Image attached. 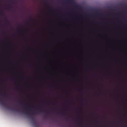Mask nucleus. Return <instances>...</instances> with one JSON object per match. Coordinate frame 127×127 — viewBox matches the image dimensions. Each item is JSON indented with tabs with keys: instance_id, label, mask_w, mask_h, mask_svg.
I'll use <instances>...</instances> for the list:
<instances>
[{
	"instance_id": "obj_1",
	"label": "nucleus",
	"mask_w": 127,
	"mask_h": 127,
	"mask_svg": "<svg viewBox=\"0 0 127 127\" xmlns=\"http://www.w3.org/2000/svg\"><path fill=\"white\" fill-rule=\"evenodd\" d=\"M35 113V112H34L33 113H30V114H29V113H28L25 112L24 113V114H25L27 116H29L30 117V118L32 119V121L33 122V123L34 124V125H36V123H35V120H34V118L33 117H31V116H32V115H34V114Z\"/></svg>"
},
{
	"instance_id": "obj_2",
	"label": "nucleus",
	"mask_w": 127,
	"mask_h": 127,
	"mask_svg": "<svg viewBox=\"0 0 127 127\" xmlns=\"http://www.w3.org/2000/svg\"><path fill=\"white\" fill-rule=\"evenodd\" d=\"M0 103L3 106L5 107L6 108H9L8 107H7L6 104L0 98Z\"/></svg>"
},
{
	"instance_id": "obj_3",
	"label": "nucleus",
	"mask_w": 127,
	"mask_h": 127,
	"mask_svg": "<svg viewBox=\"0 0 127 127\" xmlns=\"http://www.w3.org/2000/svg\"><path fill=\"white\" fill-rule=\"evenodd\" d=\"M0 95L6 99H7L8 98V97L7 96V94L6 93H4L3 94H0Z\"/></svg>"
},
{
	"instance_id": "obj_4",
	"label": "nucleus",
	"mask_w": 127,
	"mask_h": 127,
	"mask_svg": "<svg viewBox=\"0 0 127 127\" xmlns=\"http://www.w3.org/2000/svg\"><path fill=\"white\" fill-rule=\"evenodd\" d=\"M36 109L38 111H39L40 112H44V111L42 110V108L41 107L40 108H36Z\"/></svg>"
},
{
	"instance_id": "obj_5",
	"label": "nucleus",
	"mask_w": 127,
	"mask_h": 127,
	"mask_svg": "<svg viewBox=\"0 0 127 127\" xmlns=\"http://www.w3.org/2000/svg\"><path fill=\"white\" fill-rule=\"evenodd\" d=\"M5 19L8 22V24L9 25H10V22L7 19V18L5 16Z\"/></svg>"
},
{
	"instance_id": "obj_6",
	"label": "nucleus",
	"mask_w": 127,
	"mask_h": 127,
	"mask_svg": "<svg viewBox=\"0 0 127 127\" xmlns=\"http://www.w3.org/2000/svg\"><path fill=\"white\" fill-rule=\"evenodd\" d=\"M24 108H25L26 110H27L28 111L30 110L29 109V108L26 105L25 106V107H24Z\"/></svg>"
},
{
	"instance_id": "obj_7",
	"label": "nucleus",
	"mask_w": 127,
	"mask_h": 127,
	"mask_svg": "<svg viewBox=\"0 0 127 127\" xmlns=\"http://www.w3.org/2000/svg\"><path fill=\"white\" fill-rule=\"evenodd\" d=\"M2 15H5V13H4L3 12H2Z\"/></svg>"
},
{
	"instance_id": "obj_8",
	"label": "nucleus",
	"mask_w": 127,
	"mask_h": 127,
	"mask_svg": "<svg viewBox=\"0 0 127 127\" xmlns=\"http://www.w3.org/2000/svg\"><path fill=\"white\" fill-rule=\"evenodd\" d=\"M8 8L9 10H11V8L8 7Z\"/></svg>"
},
{
	"instance_id": "obj_9",
	"label": "nucleus",
	"mask_w": 127,
	"mask_h": 127,
	"mask_svg": "<svg viewBox=\"0 0 127 127\" xmlns=\"http://www.w3.org/2000/svg\"><path fill=\"white\" fill-rule=\"evenodd\" d=\"M48 114V113L47 112H45V115L46 116Z\"/></svg>"
},
{
	"instance_id": "obj_10",
	"label": "nucleus",
	"mask_w": 127,
	"mask_h": 127,
	"mask_svg": "<svg viewBox=\"0 0 127 127\" xmlns=\"http://www.w3.org/2000/svg\"><path fill=\"white\" fill-rule=\"evenodd\" d=\"M79 127H83V126L82 125L81 126H80Z\"/></svg>"
},
{
	"instance_id": "obj_11",
	"label": "nucleus",
	"mask_w": 127,
	"mask_h": 127,
	"mask_svg": "<svg viewBox=\"0 0 127 127\" xmlns=\"http://www.w3.org/2000/svg\"><path fill=\"white\" fill-rule=\"evenodd\" d=\"M29 20H30V21H31V20L32 19H31L30 18V19H29Z\"/></svg>"
},
{
	"instance_id": "obj_12",
	"label": "nucleus",
	"mask_w": 127,
	"mask_h": 127,
	"mask_svg": "<svg viewBox=\"0 0 127 127\" xmlns=\"http://www.w3.org/2000/svg\"><path fill=\"white\" fill-rule=\"evenodd\" d=\"M52 11H54V9H52Z\"/></svg>"
},
{
	"instance_id": "obj_13",
	"label": "nucleus",
	"mask_w": 127,
	"mask_h": 127,
	"mask_svg": "<svg viewBox=\"0 0 127 127\" xmlns=\"http://www.w3.org/2000/svg\"><path fill=\"white\" fill-rule=\"evenodd\" d=\"M62 115H63V113H62Z\"/></svg>"
},
{
	"instance_id": "obj_14",
	"label": "nucleus",
	"mask_w": 127,
	"mask_h": 127,
	"mask_svg": "<svg viewBox=\"0 0 127 127\" xmlns=\"http://www.w3.org/2000/svg\"><path fill=\"white\" fill-rule=\"evenodd\" d=\"M15 111H17V110L16 109V110H15Z\"/></svg>"
},
{
	"instance_id": "obj_15",
	"label": "nucleus",
	"mask_w": 127,
	"mask_h": 127,
	"mask_svg": "<svg viewBox=\"0 0 127 127\" xmlns=\"http://www.w3.org/2000/svg\"><path fill=\"white\" fill-rule=\"evenodd\" d=\"M59 114H60V113H59Z\"/></svg>"
},
{
	"instance_id": "obj_16",
	"label": "nucleus",
	"mask_w": 127,
	"mask_h": 127,
	"mask_svg": "<svg viewBox=\"0 0 127 127\" xmlns=\"http://www.w3.org/2000/svg\"><path fill=\"white\" fill-rule=\"evenodd\" d=\"M21 105H22V103H21Z\"/></svg>"
},
{
	"instance_id": "obj_17",
	"label": "nucleus",
	"mask_w": 127,
	"mask_h": 127,
	"mask_svg": "<svg viewBox=\"0 0 127 127\" xmlns=\"http://www.w3.org/2000/svg\"><path fill=\"white\" fill-rule=\"evenodd\" d=\"M10 6V5H9L8 6V7L9 6Z\"/></svg>"
},
{
	"instance_id": "obj_18",
	"label": "nucleus",
	"mask_w": 127,
	"mask_h": 127,
	"mask_svg": "<svg viewBox=\"0 0 127 127\" xmlns=\"http://www.w3.org/2000/svg\"><path fill=\"white\" fill-rule=\"evenodd\" d=\"M9 109H11L10 108H9Z\"/></svg>"
},
{
	"instance_id": "obj_19",
	"label": "nucleus",
	"mask_w": 127,
	"mask_h": 127,
	"mask_svg": "<svg viewBox=\"0 0 127 127\" xmlns=\"http://www.w3.org/2000/svg\"><path fill=\"white\" fill-rule=\"evenodd\" d=\"M12 2H13V1H12Z\"/></svg>"
}]
</instances>
